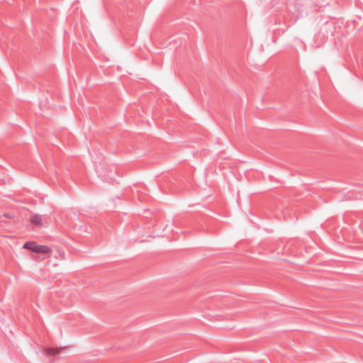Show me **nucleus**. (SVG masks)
Returning a JSON list of instances; mask_svg holds the SVG:
<instances>
[{
    "instance_id": "3",
    "label": "nucleus",
    "mask_w": 363,
    "mask_h": 363,
    "mask_svg": "<svg viewBox=\"0 0 363 363\" xmlns=\"http://www.w3.org/2000/svg\"><path fill=\"white\" fill-rule=\"evenodd\" d=\"M66 347H60V348H52V347H48L45 350V352L48 355L50 356H55L59 354L62 350L65 349Z\"/></svg>"
},
{
    "instance_id": "2",
    "label": "nucleus",
    "mask_w": 363,
    "mask_h": 363,
    "mask_svg": "<svg viewBox=\"0 0 363 363\" xmlns=\"http://www.w3.org/2000/svg\"><path fill=\"white\" fill-rule=\"evenodd\" d=\"M29 221L31 224L35 225L38 228H42L43 225V216L35 214L29 218Z\"/></svg>"
},
{
    "instance_id": "5",
    "label": "nucleus",
    "mask_w": 363,
    "mask_h": 363,
    "mask_svg": "<svg viewBox=\"0 0 363 363\" xmlns=\"http://www.w3.org/2000/svg\"><path fill=\"white\" fill-rule=\"evenodd\" d=\"M315 96H317V92H313Z\"/></svg>"
},
{
    "instance_id": "1",
    "label": "nucleus",
    "mask_w": 363,
    "mask_h": 363,
    "mask_svg": "<svg viewBox=\"0 0 363 363\" xmlns=\"http://www.w3.org/2000/svg\"><path fill=\"white\" fill-rule=\"evenodd\" d=\"M23 248L37 254L49 255L52 252V249L49 246L38 245L34 241L26 242Z\"/></svg>"
},
{
    "instance_id": "4",
    "label": "nucleus",
    "mask_w": 363,
    "mask_h": 363,
    "mask_svg": "<svg viewBox=\"0 0 363 363\" xmlns=\"http://www.w3.org/2000/svg\"><path fill=\"white\" fill-rule=\"evenodd\" d=\"M189 349H190V347H184V346H183V347H182V350H189Z\"/></svg>"
}]
</instances>
